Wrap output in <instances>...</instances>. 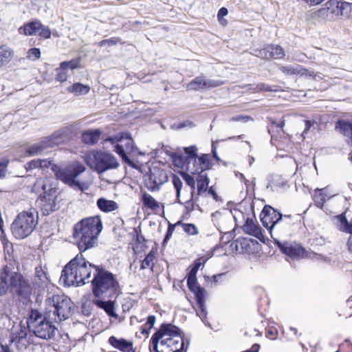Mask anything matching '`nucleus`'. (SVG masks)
I'll list each match as a JSON object with an SVG mask.
<instances>
[{
  "instance_id": "17",
  "label": "nucleus",
  "mask_w": 352,
  "mask_h": 352,
  "mask_svg": "<svg viewBox=\"0 0 352 352\" xmlns=\"http://www.w3.org/2000/svg\"><path fill=\"white\" fill-rule=\"evenodd\" d=\"M210 157L208 154H202L200 157L194 158L187 162V170L192 175H202L210 168Z\"/></svg>"
},
{
  "instance_id": "12",
  "label": "nucleus",
  "mask_w": 352,
  "mask_h": 352,
  "mask_svg": "<svg viewBox=\"0 0 352 352\" xmlns=\"http://www.w3.org/2000/svg\"><path fill=\"white\" fill-rule=\"evenodd\" d=\"M349 5L339 0H328L321 8L316 12V15L322 19L333 20L343 15V11Z\"/></svg>"
},
{
  "instance_id": "14",
  "label": "nucleus",
  "mask_w": 352,
  "mask_h": 352,
  "mask_svg": "<svg viewBox=\"0 0 352 352\" xmlns=\"http://www.w3.org/2000/svg\"><path fill=\"white\" fill-rule=\"evenodd\" d=\"M167 180L168 177L166 173L157 168L151 169L149 173L144 176V184L148 190L151 191L158 190L160 186Z\"/></svg>"
},
{
  "instance_id": "20",
  "label": "nucleus",
  "mask_w": 352,
  "mask_h": 352,
  "mask_svg": "<svg viewBox=\"0 0 352 352\" xmlns=\"http://www.w3.org/2000/svg\"><path fill=\"white\" fill-rule=\"evenodd\" d=\"M50 283V279L47 276V272L41 267H36L35 268V276L34 277L32 284L34 289H44Z\"/></svg>"
},
{
  "instance_id": "51",
  "label": "nucleus",
  "mask_w": 352,
  "mask_h": 352,
  "mask_svg": "<svg viewBox=\"0 0 352 352\" xmlns=\"http://www.w3.org/2000/svg\"><path fill=\"white\" fill-rule=\"evenodd\" d=\"M41 57V51L38 48L30 49L27 52V58L31 60H38Z\"/></svg>"
},
{
  "instance_id": "16",
  "label": "nucleus",
  "mask_w": 352,
  "mask_h": 352,
  "mask_svg": "<svg viewBox=\"0 0 352 352\" xmlns=\"http://www.w3.org/2000/svg\"><path fill=\"white\" fill-rule=\"evenodd\" d=\"M275 244L282 253L294 258H304L306 256L305 250L299 244L289 242H280L277 237L274 238Z\"/></svg>"
},
{
  "instance_id": "57",
  "label": "nucleus",
  "mask_w": 352,
  "mask_h": 352,
  "mask_svg": "<svg viewBox=\"0 0 352 352\" xmlns=\"http://www.w3.org/2000/svg\"><path fill=\"white\" fill-rule=\"evenodd\" d=\"M230 120L234 121V122H247L249 120H252V118L250 116H237L232 117L230 119Z\"/></svg>"
},
{
  "instance_id": "42",
  "label": "nucleus",
  "mask_w": 352,
  "mask_h": 352,
  "mask_svg": "<svg viewBox=\"0 0 352 352\" xmlns=\"http://www.w3.org/2000/svg\"><path fill=\"white\" fill-rule=\"evenodd\" d=\"M287 180L277 177L267 186V188H270L272 190H277L278 188H284L287 185Z\"/></svg>"
},
{
  "instance_id": "64",
  "label": "nucleus",
  "mask_w": 352,
  "mask_h": 352,
  "mask_svg": "<svg viewBox=\"0 0 352 352\" xmlns=\"http://www.w3.org/2000/svg\"><path fill=\"white\" fill-rule=\"evenodd\" d=\"M234 175H235V176H236L237 178H239L241 181L242 179H245V176H244V175H243V174H242V173H239V171H235V172H234Z\"/></svg>"
},
{
  "instance_id": "13",
  "label": "nucleus",
  "mask_w": 352,
  "mask_h": 352,
  "mask_svg": "<svg viewBox=\"0 0 352 352\" xmlns=\"http://www.w3.org/2000/svg\"><path fill=\"white\" fill-rule=\"evenodd\" d=\"M10 289L12 293L25 299L29 298L32 292V287L21 274L16 272H10Z\"/></svg>"
},
{
  "instance_id": "1",
  "label": "nucleus",
  "mask_w": 352,
  "mask_h": 352,
  "mask_svg": "<svg viewBox=\"0 0 352 352\" xmlns=\"http://www.w3.org/2000/svg\"><path fill=\"white\" fill-rule=\"evenodd\" d=\"M94 278L91 280L92 292L98 298H111L119 289L116 276L102 266H96L81 254H78L62 270L60 278L65 286H79L89 282L92 271Z\"/></svg>"
},
{
  "instance_id": "4",
  "label": "nucleus",
  "mask_w": 352,
  "mask_h": 352,
  "mask_svg": "<svg viewBox=\"0 0 352 352\" xmlns=\"http://www.w3.org/2000/svg\"><path fill=\"white\" fill-rule=\"evenodd\" d=\"M40 168L43 170L52 166V170L56 177L69 186L78 189L80 191H85L89 189L91 184V180H79V175L85 171L86 168L82 164H75L65 168H62L58 165L52 164L51 161L44 159L40 160Z\"/></svg>"
},
{
  "instance_id": "29",
  "label": "nucleus",
  "mask_w": 352,
  "mask_h": 352,
  "mask_svg": "<svg viewBox=\"0 0 352 352\" xmlns=\"http://www.w3.org/2000/svg\"><path fill=\"white\" fill-rule=\"evenodd\" d=\"M10 270L6 266L0 273V296L5 294L10 288Z\"/></svg>"
},
{
  "instance_id": "55",
  "label": "nucleus",
  "mask_w": 352,
  "mask_h": 352,
  "mask_svg": "<svg viewBox=\"0 0 352 352\" xmlns=\"http://www.w3.org/2000/svg\"><path fill=\"white\" fill-rule=\"evenodd\" d=\"M212 197L213 199L216 201L218 199V195L217 192L214 191V190L212 188V187L208 188L206 192H204V195L202 197Z\"/></svg>"
},
{
  "instance_id": "3",
  "label": "nucleus",
  "mask_w": 352,
  "mask_h": 352,
  "mask_svg": "<svg viewBox=\"0 0 352 352\" xmlns=\"http://www.w3.org/2000/svg\"><path fill=\"white\" fill-rule=\"evenodd\" d=\"M102 230V223L99 216L85 218L76 223L73 228V237L80 252L94 248Z\"/></svg>"
},
{
  "instance_id": "31",
  "label": "nucleus",
  "mask_w": 352,
  "mask_h": 352,
  "mask_svg": "<svg viewBox=\"0 0 352 352\" xmlns=\"http://www.w3.org/2000/svg\"><path fill=\"white\" fill-rule=\"evenodd\" d=\"M65 133L64 130H58L52 135L45 138L44 140L48 147L51 148L61 143L65 136Z\"/></svg>"
},
{
  "instance_id": "7",
  "label": "nucleus",
  "mask_w": 352,
  "mask_h": 352,
  "mask_svg": "<svg viewBox=\"0 0 352 352\" xmlns=\"http://www.w3.org/2000/svg\"><path fill=\"white\" fill-rule=\"evenodd\" d=\"M46 312L57 322L67 319L72 313L73 303L64 294L53 295L45 300Z\"/></svg>"
},
{
  "instance_id": "26",
  "label": "nucleus",
  "mask_w": 352,
  "mask_h": 352,
  "mask_svg": "<svg viewBox=\"0 0 352 352\" xmlns=\"http://www.w3.org/2000/svg\"><path fill=\"white\" fill-rule=\"evenodd\" d=\"M12 341L23 346H26L30 343L28 338V331L25 327H20L19 329H14L12 334Z\"/></svg>"
},
{
  "instance_id": "43",
  "label": "nucleus",
  "mask_w": 352,
  "mask_h": 352,
  "mask_svg": "<svg viewBox=\"0 0 352 352\" xmlns=\"http://www.w3.org/2000/svg\"><path fill=\"white\" fill-rule=\"evenodd\" d=\"M184 201H182V204L185 205L186 208L188 211H192L195 210V203L198 201L199 197L196 196L194 194V197H191V194H190L189 197H187L185 199H183Z\"/></svg>"
},
{
  "instance_id": "46",
  "label": "nucleus",
  "mask_w": 352,
  "mask_h": 352,
  "mask_svg": "<svg viewBox=\"0 0 352 352\" xmlns=\"http://www.w3.org/2000/svg\"><path fill=\"white\" fill-rule=\"evenodd\" d=\"M80 58H75L72 59L69 61H64L62 62L60 65H61L62 69H74L80 67Z\"/></svg>"
},
{
  "instance_id": "23",
  "label": "nucleus",
  "mask_w": 352,
  "mask_h": 352,
  "mask_svg": "<svg viewBox=\"0 0 352 352\" xmlns=\"http://www.w3.org/2000/svg\"><path fill=\"white\" fill-rule=\"evenodd\" d=\"M98 209L105 213L111 212L118 209L119 206L113 200H109L104 197L99 198L96 201Z\"/></svg>"
},
{
  "instance_id": "58",
  "label": "nucleus",
  "mask_w": 352,
  "mask_h": 352,
  "mask_svg": "<svg viewBox=\"0 0 352 352\" xmlns=\"http://www.w3.org/2000/svg\"><path fill=\"white\" fill-rule=\"evenodd\" d=\"M9 161L8 160H3L0 162V168H3L0 169V178L3 177L5 176V170L4 168L8 166Z\"/></svg>"
},
{
  "instance_id": "37",
  "label": "nucleus",
  "mask_w": 352,
  "mask_h": 352,
  "mask_svg": "<svg viewBox=\"0 0 352 352\" xmlns=\"http://www.w3.org/2000/svg\"><path fill=\"white\" fill-rule=\"evenodd\" d=\"M47 178H38L32 186V191L36 194L43 195L47 192Z\"/></svg>"
},
{
  "instance_id": "59",
  "label": "nucleus",
  "mask_w": 352,
  "mask_h": 352,
  "mask_svg": "<svg viewBox=\"0 0 352 352\" xmlns=\"http://www.w3.org/2000/svg\"><path fill=\"white\" fill-rule=\"evenodd\" d=\"M155 322V316H149L148 318H147V321L146 322V324H144L145 326H148V329H151L154 324Z\"/></svg>"
},
{
  "instance_id": "61",
  "label": "nucleus",
  "mask_w": 352,
  "mask_h": 352,
  "mask_svg": "<svg viewBox=\"0 0 352 352\" xmlns=\"http://www.w3.org/2000/svg\"><path fill=\"white\" fill-rule=\"evenodd\" d=\"M175 225H170L168 228V230H167V232H166V236H165V239H164V242L166 241H167L169 237L172 235L173 232H174L175 230Z\"/></svg>"
},
{
  "instance_id": "35",
  "label": "nucleus",
  "mask_w": 352,
  "mask_h": 352,
  "mask_svg": "<svg viewBox=\"0 0 352 352\" xmlns=\"http://www.w3.org/2000/svg\"><path fill=\"white\" fill-rule=\"evenodd\" d=\"M141 201L143 205L148 209L154 210L160 207L159 203L147 192H144L142 195Z\"/></svg>"
},
{
  "instance_id": "33",
  "label": "nucleus",
  "mask_w": 352,
  "mask_h": 352,
  "mask_svg": "<svg viewBox=\"0 0 352 352\" xmlns=\"http://www.w3.org/2000/svg\"><path fill=\"white\" fill-rule=\"evenodd\" d=\"M94 303L97 305L99 308L103 309L106 313L112 317L116 316L115 313L114 304L112 301H102L100 300H94Z\"/></svg>"
},
{
  "instance_id": "32",
  "label": "nucleus",
  "mask_w": 352,
  "mask_h": 352,
  "mask_svg": "<svg viewBox=\"0 0 352 352\" xmlns=\"http://www.w3.org/2000/svg\"><path fill=\"white\" fill-rule=\"evenodd\" d=\"M336 129L344 136L350 138L352 135V123L346 120H338L336 124Z\"/></svg>"
},
{
  "instance_id": "40",
  "label": "nucleus",
  "mask_w": 352,
  "mask_h": 352,
  "mask_svg": "<svg viewBox=\"0 0 352 352\" xmlns=\"http://www.w3.org/2000/svg\"><path fill=\"white\" fill-rule=\"evenodd\" d=\"M337 219L340 222V230L341 231L351 234L352 232V225L349 224L344 214L337 216Z\"/></svg>"
},
{
  "instance_id": "48",
  "label": "nucleus",
  "mask_w": 352,
  "mask_h": 352,
  "mask_svg": "<svg viewBox=\"0 0 352 352\" xmlns=\"http://www.w3.org/2000/svg\"><path fill=\"white\" fill-rule=\"evenodd\" d=\"M173 184L176 190V196L179 203H182L180 199L181 190L183 186L182 180L177 176H174L173 178Z\"/></svg>"
},
{
  "instance_id": "49",
  "label": "nucleus",
  "mask_w": 352,
  "mask_h": 352,
  "mask_svg": "<svg viewBox=\"0 0 352 352\" xmlns=\"http://www.w3.org/2000/svg\"><path fill=\"white\" fill-rule=\"evenodd\" d=\"M183 179H184L186 184L190 188V194H191V197H193L195 190L196 179L186 173L183 175Z\"/></svg>"
},
{
  "instance_id": "11",
  "label": "nucleus",
  "mask_w": 352,
  "mask_h": 352,
  "mask_svg": "<svg viewBox=\"0 0 352 352\" xmlns=\"http://www.w3.org/2000/svg\"><path fill=\"white\" fill-rule=\"evenodd\" d=\"M187 285L189 289L194 293L195 299L199 308L197 314L201 320L206 324V308L205 306V289L197 285V276L188 274Z\"/></svg>"
},
{
  "instance_id": "52",
  "label": "nucleus",
  "mask_w": 352,
  "mask_h": 352,
  "mask_svg": "<svg viewBox=\"0 0 352 352\" xmlns=\"http://www.w3.org/2000/svg\"><path fill=\"white\" fill-rule=\"evenodd\" d=\"M65 69H62L61 65L56 69V80L59 82H65L67 79V74Z\"/></svg>"
},
{
  "instance_id": "18",
  "label": "nucleus",
  "mask_w": 352,
  "mask_h": 352,
  "mask_svg": "<svg viewBox=\"0 0 352 352\" xmlns=\"http://www.w3.org/2000/svg\"><path fill=\"white\" fill-rule=\"evenodd\" d=\"M24 34L27 36L38 34L45 38H49L51 36L50 28L43 25L38 20L25 24L24 25Z\"/></svg>"
},
{
  "instance_id": "39",
  "label": "nucleus",
  "mask_w": 352,
  "mask_h": 352,
  "mask_svg": "<svg viewBox=\"0 0 352 352\" xmlns=\"http://www.w3.org/2000/svg\"><path fill=\"white\" fill-rule=\"evenodd\" d=\"M270 58L279 59L285 56L283 49L279 45H269Z\"/></svg>"
},
{
  "instance_id": "62",
  "label": "nucleus",
  "mask_w": 352,
  "mask_h": 352,
  "mask_svg": "<svg viewBox=\"0 0 352 352\" xmlns=\"http://www.w3.org/2000/svg\"><path fill=\"white\" fill-rule=\"evenodd\" d=\"M192 127L194 126V124L190 121H185L183 123H181L179 126H178L179 129H182L184 127Z\"/></svg>"
},
{
  "instance_id": "34",
  "label": "nucleus",
  "mask_w": 352,
  "mask_h": 352,
  "mask_svg": "<svg viewBox=\"0 0 352 352\" xmlns=\"http://www.w3.org/2000/svg\"><path fill=\"white\" fill-rule=\"evenodd\" d=\"M67 90L68 92L74 94L75 96H81L87 94L89 91L90 87L88 85L76 82L73 85L68 87Z\"/></svg>"
},
{
  "instance_id": "30",
  "label": "nucleus",
  "mask_w": 352,
  "mask_h": 352,
  "mask_svg": "<svg viewBox=\"0 0 352 352\" xmlns=\"http://www.w3.org/2000/svg\"><path fill=\"white\" fill-rule=\"evenodd\" d=\"M280 71L287 75H292L295 74H300L302 76H309L315 78L316 75H313L314 73L312 72L309 71L305 68H302L300 67H294L290 65L289 66H283L280 68Z\"/></svg>"
},
{
  "instance_id": "44",
  "label": "nucleus",
  "mask_w": 352,
  "mask_h": 352,
  "mask_svg": "<svg viewBox=\"0 0 352 352\" xmlns=\"http://www.w3.org/2000/svg\"><path fill=\"white\" fill-rule=\"evenodd\" d=\"M252 54L261 58L270 59V54L269 50V45L265 46L263 48L261 49H254Z\"/></svg>"
},
{
  "instance_id": "9",
  "label": "nucleus",
  "mask_w": 352,
  "mask_h": 352,
  "mask_svg": "<svg viewBox=\"0 0 352 352\" xmlns=\"http://www.w3.org/2000/svg\"><path fill=\"white\" fill-rule=\"evenodd\" d=\"M36 224L37 219L32 212H21L12 224V232L16 239H24L32 232Z\"/></svg>"
},
{
  "instance_id": "47",
  "label": "nucleus",
  "mask_w": 352,
  "mask_h": 352,
  "mask_svg": "<svg viewBox=\"0 0 352 352\" xmlns=\"http://www.w3.org/2000/svg\"><path fill=\"white\" fill-rule=\"evenodd\" d=\"M324 190L317 188L315 190L314 199L317 204L322 205L327 199V195L323 192Z\"/></svg>"
},
{
  "instance_id": "24",
  "label": "nucleus",
  "mask_w": 352,
  "mask_h": 352,
  "mask_svg": "<svg viewBox=\"0 0 352 352\" xmlns=\"http://www.w3.org/2000/svg\"><path fill=\"white\" fill-rule=\"evenodd\" d=\"M101 134L100 129L87 130L82 133V140L85 144L93 145L99 141Z\"/></svg>"
},
{
  "instance_id": "36",
  "label": "nucleus",
  "mask_w": 352,
  "mask_h": 352,
  "mask_svg": "<svg viewBox=\"0 0 352 352\" xmlns=\"http://www.w3.org/2000/svg\"><path fill=\"white\" fill-rule=\"evenodd\" d=\"M249 86H250V90H251L252 92H258V91L276 92L278 90L277 86L269 85L265 83L250 85Z\"/></svg>"
},
{
  "instance_id": "6",
  "label": "nucleus",
  "mask_w": 352,
  "mask_h": 352,
  "mask_svg": "<svg viewBox=\"0 0 352 352\" xmlns=\"http://www.w3.org/2000/svg\"><path fill=\"white\" fill-rule=\"evenodd\" d=\"M85 164L99 174L117 169L120 163L111 153L102 151L92 150L83 157Z\"/></svg>"
},
{
  "instance_id": "19",
  "label": "nucleus",
  "mask_w": 352,
  "mask_h": 352,
  "mask_svg": "<svg viewBox=\"0 0 352 352\" xmlns=\"http://www.w3.org/2000/svg\"><path fill=\"white\" fill-rule=\"evenodd\" d=\"M222 83L219 80L206 78L204 76H197L191 80L186 86L188 90L198 91L204 89H210L220 86Z\"/></svg>"
},
{
  "instance_id": "25",
  "label": "nucleus",
  "mask_w": 352,
  "mask_h": 352,
  "mask_svg": "<svg viewBox=\"0 0 352 352\" xmlns=\"http://www.w3.org/2000/svg\"><path fill=\"white\" fill-rule=\"evenodd\" d=\"M243 231L252 236H258L261 233V228L255 223V219L248 217L243 226Z\"/></svg>"
},
{
  "instance_id": "10",
  "label": "nucleus",
  "mask_w": 352,
  "mask_h": 352,
  "mask_svg": "<svg viewBox=\"0 0 352 352\" xmlns=\"http://www.w3.org/2000/svg\"><path fill=\"white\" fill-rule=\"evenodd\" d=\"M261 221L266 228L272 238H276L280 234V222L282 214L271 206H265L262 212Z\"/></svg>"
},
{
  "instance_id": "56",
  "label": "nucleus",
  "mask_w": 352,
  "mask_h": 352,
  "mask_svg": "<svg viewBox=\"0 0 352 352\" xmlns=\"http://www.w3.org/2000/svg\"><path fill=\"white\" fill-rule=\"evenodd\" d=\"M117 43V41L114 38H109V39H104L98 43V46L102 47L105 45H108L109 46L114 45Z\"/></svg>"
},
{
  "instance_id": "50",
  "label": "nucleus",
  "mask_w": 352,
  "mask_h": 352,
  "mask_svg": "<svg viewBox=\"0 0 352 352\" xmlns=\"http://www.w3.org/2000/svg\"><path fill=\"white\" fill-rule=\"evenodd\" d=\"M184 151L185 153L187 155V162L193 160L194 158H197V147L195 146H190L188 147H184Z\"/></svg>"
},
{
  "instance_id": "15",
  "label": "nucleus",
  "mask_w": 352,
  "mask_h": 352,
  "mask_svg": "<svg viewBox=\"0 0 352 352\" xmlns=\"http://www.w3.org/2000/svg\"><path fill=\"white\" fill-rule=\"evenodd\" d=\"M57 189L53 187H48L47 192L40 195L39 201L44 214H49L57 209Z\"/></svg>"
},
{
  "instance_id": "60",
  "label": "nucleus",
  "mask_w": 352,
  "mask_h": 352,
  "mask_svg": "<svg viewBox=\"0 0 352 352\" xmlns=\"http://www.w3.org/2000/svg\"><path fill=\"white\" fill-rule=\"evenodd\" d=\"M228 12L227 8H220L218 12V14H217V17H218L219 21H221L223 16H225L228 14Z\"/></svg>"
},
{
  "instance_id": "5",
  "label": "nucleus",
  "mask_w": 352,
  "mask_h": 352,
  "mask_svg": "<svg viewBox=\"0 0 352 352\" xmlns=\"http://www.w3.org/2000/svg\"><path fill=\"white\" fill-rule=\"evenodd\" d=\"M56 322L46 311L42 314L34 309L31 310L27 319L29 331L43 340H51L56 336L58 331Z\"/></svg>"
},
{
  "instance_id": "38",
  "label": "nucleus",
  "mask_w": 352,
  "mask_h": 352,
  "mask_svg": "<svg viewBox=\"0 0 352 352\" xmlns=\"http://www.w3.org/2000/svg\"><path fill=\"white\" fill-rule=\"evenodd\" d=\"M155 259V252L153 250H151L142 261L140 265V269L144 270L146 268H150L153 271Z\"/></svg>"
},
{
  "instance_id": "27",
  "label": "nucleus",
  "mask_w": 352,
  "mask_h": 352,
  "mask_svg": "<svg viewBox=\"0 0 352 352\" xmlns=\"http://www.w3.org/2000/svg\"><path fill=\"white\" fill-rule=\"evenodd\" d=\"M197 192L195 195L197 197L203 196L206 190L208 188L210 179L206 173L199 175L196 177Z\"/></svg>"
},
{
  "instance_id": "53",
  "label": "nucleus",
  "mask_w": 352,
  "mask_h": 352,
  "mask_svg": "<svg viewBox=\"0 0 352 352\" xmlns=\"http://www.w3.org/2000/svg\"><path fill=\"white\" fill-rule=\"evenodd\" d=\"M40 159L32 160L25 164V169L30 171L36 168H40Z\"/></svg>"
},
{
  "instance_id": "2",
  "label": "nucleus",
  "mask_w": 352,
  "mask_h": 352,
  "mask_svg": "<svg viewBox=\"0 0 352 352\" xmlns=\"http://www.w3.org/2000/svg\"><path fill=\"white\" fill-rule=\"evenodd\" d=\"M150 352H186L180 329L171 324H162L152 336Z\"/></svg>"
},
{
  "instance_id": "28",
  "label": "nucleus",
  "mask_w": 352,
  "mask_h": 352,
  "mask_svg": "<svg viewBox=\"0 0 352 352\" xmlns=\"http://www.w3.org/2000/svg\"><path fill=\"white\" fill-rule=\"evenodd\" d=\"M14 56V50L7 45H0V67L9 63Z\"/></svg>"
},
{
  "instance_id": "63",
  "label": "nucleus",
  "mask_w": 352,
  "mask_h": 352,
  "mask_svg": "<svg viewBox=\"0 0 352 352\" xmlns=\"http://www.w3.org/2000/svg\"><path fill=\"white\" fill-rule=\"evenodd\" d=\"M347 245L349 251L352 253V232L348 239Z\"/></svg>"
},
{
  "instance_id": "21",
  "label": "nucleus",
  "mask_w": 352,
  "mask_h": 352,
  "mask_svg": "<svg viewBox=\"0 0 352 352\" xmlns=\"http://www.w3.org/2000/svg\"><path fill=\"white\" fill-rule=\"evenodd\" d=\"M108 342L115 349L122 352H135L133 347V342L124 338H117L116 336H111Z\"/></svg>"
},
{
  "instance_id": "45",
  "label": "nucleus",
  "mask_w": 352,
  "mask_h": 352,
  "mask_svg": "<svg viewBox=\"0 0 352 352\" xmlns=\"http://www.w3.org/2000/svg\"><path fill=\"white\" fill-rule=\"evenodd\" d=\"M177 224H181L184 231L188 235H197L199 233L198 228L195 224L182 222H178Z\"/></svg>"
},
{
  "instance_id": "22",
  "label": "nucleus",
  "mask_w": 352,
  "mask_h": 352,
  "mask_svg": "<svg viewBox=\"0 0 352 352\" xmlns=\"http://www.w3.org/2000/svg\"><path fill=\"white\" fill-rule=\"evenodd\" d=\"M49 147L43 138L40 142L27 147L24 151V153L21 154L20 157H30L41 155Z\"/></svg>"
},
{
  "instance_id": "54",
  "label": "nucleus",
  "mask_w": 352,
  "mask_h": 352,
  "mask_svg": "<svg viewBox=\"0 0 352 352\" xmlns=\"http://www.w3.org/2000/svg\"><path fill=\"white\" fill-rule=\"evenodd\" d=\"M201 263L200 260H197L194 263L193 266L190 269L188 274L192 275V276H197V273L199 267H201Z\"/></svg>"
},
{
  "instance_id": "8",
  "label": "nucleus",
  "mask_w": 352,
  "mask_h": 352,
  "mask_svg": "<svg viewBox=\"0 0 352 352\" xmlns=\"http://www.w3.org/2000/svg\"><path fill=\"white\" fill-rule=\"evenodd\" d=\"M105 141L114 144L113 151L120 155L122 160L129 166L136 168L135 163L127 156L136 151L131 134L126 132L118 133L107 138Z\"/></svg>"
},
{
  "instance_id": "41",
  "label": "nucleus",
  "mask_w": 352,
  "mask_h": 352,
  "mask_svg": "<svg viewBox=\"0 0 352 352\" xmlns=\"http://www.w3.org/2000/svg\"><path fill=\"white\" fill-rule=\"evenodd\" d=\"M294 224L292 215H283L280 222V234L283 231H288Z\"/></svg>"
}]
</instances>
